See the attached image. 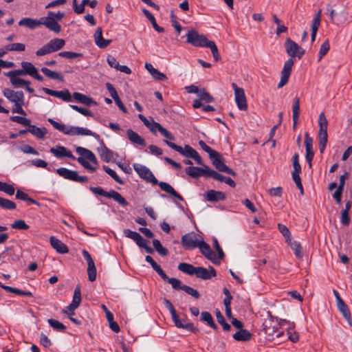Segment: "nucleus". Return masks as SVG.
I'll list each match as a JSON object with an SVG mask.
<instances>
[{
	"label": "nucleus",
	"instance_id": "nucleus-5",
	"mask_svg": "<svg viewBox=\"0 0 352 352\" xmlns=\"http://www.w3.org/2000/svg\"><path fill=\"white\" fill-rule=\"evenodd\" d=\"M65 45L63 38H55L50 40L47 43L39 48L36 52L37 56H43L61 50Z\"/></svg>",
	"mask_w": 352,
	"mask_h": 352
},
{
	"label": "nucleus",
	"instance_id": "nucleus-9",
	"mask_svg": "<svg viewBox=\"0 0 352 352\" xmlns=\"http://www.w3.org/2000/svg\"><path fill=\"white\" fill-rule=\"evenodd\" d=\"M283 335V327H280V320L276 317V322L272 326L265 324V341H272L275 338H280Z\"/></svg>",
	"mask_w": 352,
	"mask_h": 352
},
{
	"label": "nucleus",
	"instance_id": "nucleus-51",
	"mask_svg": "<svg viewBox=\"0 0 352 352\" xmlns=\"http://www.w3.org/2000/svg\"><path fill=\"white\" fill-rule=\"evenodd\" d=\"M153 245L155 250L162 256H166L168 253V250L164 248L160 241L157 239L153 240Z\"/></svg>",
	"mask_w": 352,
	"mask_h": 352
},
{
	"label": "nucleus",
	"instance_id": "nucleus-48",
	"mask_svg": "<svg viewBox=\"0 0 352 352\" xmlns=\"http://www.w3.org/2000/svg\"><path fill=\"white\" fill-rule=\"evenodd\" d=\"M11 228L12 229L19 230H28L30 226L25 222L24 220L19 219L14 221L11 224Z\"/></svg>",
	"mask_w": 352,
	"mask_h": 352
},
{
	"label": "nucleus",
	"instance_id": "nucleus-17",
	"mask_svg": "<svg viewBox=\"0 0 352 352\" xmlns=\"http://www.w3.org/2000/svg\"><path fill=\"white\" fill-rule=\"evenodd\" d=\"M197 248H199L200 252L205 256V257L216 264L217 261V254L210 248V245L205 243L203 239L199 242Z\"/></svg>",
	"mask_w": 352,
	"mask_h": 352
},
{
	"label": "nucleus",
	"instance_id": "nucleus-18",
	"mask_svg": "<svg viewBox=\"0 0 352 352\" xmlns=\"http://www.w3.org/2000/svg\"><path fill=\"white\" fill-rule=\"evenodd\" d=\"M50 152L58 159H62L63 157H68L72 160L76 159L71 151L60 145H57L55 147L51 148Z\"/></svg>",
	"mask_w": 352,
	"mask_h": 352
},
{
	"label": "nucleus",
	"instance_id": "nucleus-7",
	"mask_svg": "<svg viewBox=\"0 0 352 352\" xmlns=\"http://www.w3.org/2000/svg\"><path fill=\"white\" fill-rule=\"evenodd\" d=\"M133 166L135 171L141 179L153 185H157L158 184V180L148 167L138 163L133 164Z\"/></svg>",
	"mask_w": 352,
	"mask_h": 352
},
{
	"label": "nucleus",
	"instance_id": "nucleus-12",
	"mask_svg": "<svg viewBox=\"0 0 352 352\" xmlns=\"http://www.w3.org/2000/svg\"><path fill=\"white\" fill-rule=\"evenodd\" d=\"M232 87L234 91V99L237 107L241 111L246 110L248 105L243 89L239 87L234 82L232 84Z\"/></svg>",
	"mask_w": 352,
	"mask_h": 352
},
{
	"label": "nucleus",
	"instance_id": "nucleus-50",
	"mask_svg": "<svg viewBox=\"0 0 352 352\" xmlns=\"http://www.w3.org/2000/svg\"><path fill=\"white\" fill-rule=\"evenodd\" d=\"M10 120L12 122H16V123L20 124L25 126H29L30 124H31L30 120L25 117H23H23L19 116H11Z\"/></svg>",
	"mask_w": 352,
	"mask_h": 352
},
{
	"label": "nucleus",
	"instance_id": "nucleus-35",
	"mask_svg": "<svg viewBox=\"0 0 352 352\" xmlns=\"http://www.w3.org/2000/svg\"><path fill=\"white\" fill-rule=\"evenodd\" d=\"M286 242L288 243L290 248L294 251V254L296 257L301 258L303 256V252L300 242L293 241L292 238H290Z\"/></svg>",
	"mask_w": 352,
	"mask_h": 352
},
{
	"label": "nucleus",
	"instance_id": "nucleus-49",
	"mask_svg": "<svg viewBox=\"0 0 352 352\" xmlns=\"http://www.w3.org/2000/svg\"><path fill=\"white\" fill-rule=\"evenodd\" d=\"M0 207L6 210H14L16 204L12 201L0 197Z\"/></svg>",
	"mask_w": 352,
	"mask_h": 352
},
{
	"label": "nucleus",
	"instance_id": "nucleus-15",
	"mask_svg": "<svg viewBox=\"0 0 352 352\" xmlns=\"http://www.w3.org/2000/svg\"><path fill=\"white\" fill-rule=\"evenodd\" d=\"M280 327H283V331H287V336L292 342H296L298 341L299 336L298 333L294 331L295 324L294 322H290L286 320H280Z\"/></svg>",
	"mask_w": 352,
	"mask_h": 352
},
{
	"label": "nucleus",
	"instance_id": "nucleus-30",
	"mask_svg": "<svg viewBox=\"0 0 352 352\" xmlns=\"http://www.w3.org/2000/svg\"><path fill=\"white\" fill-rule=\"evenodd\" d=\"M41 18L39 19L29 17L23 18L19 22L20 26L26 27L30 30H34L41 25Z\"/></svg>",
	"mask_w": 352,
	"mask_h": 352
},
{
	"label": "nucleus",
	"instance_id": "nucleus-55",
	"mask_svg": "<svg viewBox=\"0 0 352 352\" xmlns=\"http://www.w3.org/2000/svg\"><path fill=\"white\" fill-rule=\"evenodd\" d=\"M292 165L294 167V170L292 173H301L302 168L299 163V154L298 153H296L292 157Z\"/></svg>",
	"mask_w": 352,
	"mask_h": 352
},
{
	"label": "nucleus",
	"instance_id": "nucleus-16",
	"mask_svg": "<svg viewBox=\"0 0 352 352\" xmlns=\"http://www.w3.org/2000/svg\"><path fill=\"white\" fill-rule=\"evenodd\" d=\"M82 256L87 262V274L89 280L93 282L96 278V268L94 264V261L91 258L90 254L85 250H82Z\"/></svg>",
	"mask_w": 352,
	"mask_h": 352
},
{
	"label": "nucleus",
	"instance_id": "nucleus-60",
	"mask_svg": "<svg viewBox=\"0 0 352 352\" xmlns=\"http://www.w3.org/2000/svg\"><path fill=\"white\" fill-rule=\"evenodd\" d=\"M124 234L126 237L129 238L134 241L140 240V234L138 232L132 231L129 229L124 230Z\"/></svg>",
	"mask_w": 352,
	"mask_h": 352
},
{
	"label": "nucleus",
	"instance_id": "nucleus-58",
	"mask_svg": "<svg viewBox=\"0 0 352 352\" xmlns=\"http://www.w3.org/2000/svg\"><path fill=\"white\" fill-rule=\"evenodd\" d=\"M217 173V171L211 169L208 166L204 165L202 167L201 176H204V177H207V178L211 177V178L214 179Z\"/></svg>",
	"mask_w": 352,
	"mask_h": 352
},
{
	"label": "nucleus",
	"instance_id": "nucleus-19",
	"mask_svg": "<svg viewBox=\"0 0 352 352\" xmlns=\"http://www.w3.org/2000/svg\"><path fill=\"white\" fill-rule=\"evenodd\" d=\"M41 25H45L50 31L54 32L56 34H58L61 30L60 25L57 21L53 19L51 16H43L41 18Z\"/></svg>",
	"mask_w": 352,
	"mask_h": 352
},
{
	"label": "nucleus",
	"instance_id": "nucleus-2",
	"mask_svg": "<svg viewBox=\"0 0 352 352\" xmlns=\"http://www.w3.org/2000/svg\"><path fill=\"white\" fill-rule=\"evenodd\" d=\"M48 122L56 129V130L62 132L63 133L68 135H90L94 138L98 137L99 135L96 133L92 132L91 130L80 127V126H66L65 124H60L52 118H48Z\"/></svg>",
	"mask_w": 352,
	"mask_h": 352
},
{
	"label": "nucleus",
	"instance_id": "nucleus-23",
	"mask_svg": "<svg viewBox=\"0 0 352 352\" xmlns=\"http://www.w3.org/2000/svg\"><path fill=\"white\" fill-rule=\"evenodd\" d=\"M94 38L96 45L101 49L107 47L111 43V40L104 39L102 37V30L100 27L97 28Z\"/></svg>",
	"mask_w": 352,
	"mask_h": 352
},
{
	"label": "nucleus",
	"instance_id": "nucleus-6",
	"mask_svg": "<svg viewBox=\"0 0 352 352\" xmlns=\"http://www.w3.org/2000/svg\"><path fill=\"white\" fill-rule=\"evenodd\" d=\"M89 188L94 194L103 196L107 198H112L122 206H126L128 205V202L126 201V199L119 192L113 190L106 192L101 187L90 186Z\"/></svg>",
	"mask_w": 352,
	"mask_h": 352
},
{
	"label": "nucleus",
	"instance_id": "nucleus-33",
	"mask_svg": "<svg viewBox=\"0 0 352 352\" xmlns=\"http://www.w3.org/2000/svg\"><path fill=\"white\" fill-rule=\"evenodd\" d=\"M28 131L38 139H43L47 133V131L45 127L41 128L35 125H32L31 124L28 126Z\"/></svg>",
	"mask_w": 352,
	"mask_h": 352
},
{
	"label": "nucleus",
	"instance_id": "nucleus-62",
	"mask_svg": "<svg viewBox=\"0 0 352 352\" xmlns=\"http://www.w3.org/2000/svg\"><path fill=\"white\" fill-rule=\"evenodd\" d=\"M14 104L12 110V113H16L23 116H26L25 111L22 108L24 105V100Z\"/></svg>",
	"mask_w": 352,
	"mask_h": 352
},
{
	"label": "nucleus",
	"instance_id": "nucleus-41",
	"mask_svg": "<svg viewBox=\"0 0 352 352\" xmlns=\"http://www.w3.org/2000/svg\"><path fill=\"white\" fill-rule=\"evenodd\" d=\"M10 78V83L15 88L23 87L25 85H30V82L25 80L20 77L8 76Z\"/></svg>",
	"mask_w": 352,
	"mask_h": 352
},
{
	"label": "nucleus",
	"instance_id": "nucleus-47",
	"mask_svg": "<svg viewBox=\"0 0 352 352\" xmlns=\"http://www.w3.org/2000/svg\"><path fill=\"white\" fill-rule=\"evenodd\" d=\"M49 324L56 331L63 332L66 330V327L60 322L50 318L47 320Z\"/></svg>",
	"mask_w": 352,
	"mask_h": 352
},
{
	"label": "nucleus",
	"instance_id": "nucleus-1",
	"mask_svg": "<svg viewBox=\"0 0 352 352\" xmlns=\"http://www.w3.org/2000/svg\"><path fill=\"white\" fill-rule=\"evenodd\" d=\"M186 43L197 47H208L210 49L214 59L217 61L220 58L218 48L214 41H209L204 34L191 29L186 34Z\"/></svg>",
	"mask_w": 352,
	"mask_h": 352
},
{
	"label": "nucleus",
	"instance_id": "nucleus-39",
	"mask_svg": "<svg viewBox=\"0 0 352 352\" xmlns=\"http://www.w3.org/2000/svg\"><path fill=\"white\" fill-rule=\"evenodd\" d=\"M196 269V267L186 263H182L178 265L179 270L190 276L195 274Z\"/></svg>",
	"mask_w": 352,
	"mask_h": 352
},
{
	"label": "nucleus",
	"instance_id": "nucleus-11",
	"mask_svg": "<svg viewBox=\"0 0 352 352\" xmlns=\"http://www.w3.org/2000/svg\"><path fill=\"white\" fill-rule=\"evenodd\" d=\"M213 166L220 172H224L232 176H235V173L227 166L223 161L222 156L219 153L215 151L210 157Z\"/></svg>",
	"mask_w": 352,
	"mask_h": 352
},
{
	"label": "nucleus",
	"instance_id": "nucleus-37",
	"mask_svg": "<svg viewBox=\"0 0 352 352\" xmlns=\"http://www.w3.org/2000/svg\"><path fill=\"white\" fill-rule=\"evenodd\" d=\"M142 12L145 15V16L149 20V21L151 23L153 28L155 31L157 32H163L164 31V29L162 27H160L157 25L156 20L154 17V16L146 8L142 9Z\"/></svg>",
	"mask_w": 352,
	"mask_h": 352
},
{
	"label": "nucleus",
	"instance_id": "nucleus-32",
	"mask_svg": "<svg viewBox=\"0 0 352 352\" xmlns=\"http://www.w3.org/2000/svg\"><path fill=\"white\" fill-rule=\"evenodd\" d=\"M205 196L207 201L213 202L224 200L226 197L224 192L221 191H216L214 190H208Z\"/></svg>",
	"mask_w": 352,
	"mask_h": 352
},
{
	"label": "nucleus",
	"instance_id": "nucleus-44",
	"mask_svg": "<svg viewBox=\"0 0 352 352\" xmlns=\"http://www.w3.org/2000/svg\"><path fill=\"white\" fill-rule=\"evenodd\" d=\"M201 320L206 322L210 327L214 329L217 328V326L214 323L213 318L209 312L203 311L201 314Z\"/></svg>",
	"mask_w": 352,
	"mask_h": 352
},
{
	"label": "nucleus",
	"instance_id": "nucleus-45",
	"mask_svg": "<svg viewBox=\"0 0 352 352\" xmlns=\"http://www.w3.org/2000/svg\"><path fill=\"white\" fill-rule=\"evenodd\" d=\"M81 302L80 286L78 285L74 289L73 298L71 304L78 307Z\"/></svg>",
	"mask_w": 352,
	"mask_h": 352
},
{
	"label": "nucleus",
	"instance_id": "nucleus-21",
	"mask_svg": "<svg viewBox=\"0 0 352 352\" xmlns=\"http://www.w3.org/2000/svg\"><path fill=\"white\" fill-rule=\"evenodd\" d=\"M43 91L50 96L62 99L63 101L69 102L72 100V96L67 89L63 91H54L49 88H43Z\"/></svg>",
	"mask_w": 352,
	"mask_h": 352
},
{
	"label": "nucleus",
	"instance_id": "nucleus-40",
	"mask_svg": "<svg viewBox=\"0 0 352 352\" xmlns=\"http://www.w3.org/2000/svg\"><path fill=\"white\" fill-rule=\"evenodd\" d=\"M41 71L47 77H48V78H50L51 79H54V80H60V81H63V75H61L60 73H58L57 72L52 71V70L49 69L47 67H42Z\"/></svg>",
	"mask_w": 352,
	"mask_h": 352
},
{
	"label": "nucleus",
	"instance_id": "nucleus-22",
	"mask_svg": "<svg viewBox=\"0 0 352 352\" xmlns=\"http://www.w3.org/2000/svg\"><path fill=\"white\" fill-rule=\"evenodd\" d=\"M195 275L197 278L203 280H210L212 277L216 276V271L213 267H210L209 270L203 267H198L196 269Z\"/></svg>",
	"mask_w": 352,
	"mask_h": 352
},
{
	"label": "nucleus",
	"instance_id": "nucleus-10",
	"mask_svg": "<svg viewBox=\"0 0 352 352\" xmlns=\"http://www.w3.org/2000/svg\"><path fill=\"white\" fill-rule=\"evenodd\" d=\"M201 239L198 234L192 232L182 236L181 243L184 249L193 250L197 248Z\"/></svg>",
	"mask_w": 352,
	"mask_h": 352
},
{
	"label": "nucleus",
	"instance_id": "nucleus-31",
	"mask_svg": "<svg viewBox=\"0 0 352 352\" xmlns=\"http://www.w3.org/2000/svg\"><path fill=\"white\" fill-rule=\"evenodd\" d=\"M337 307L348 323L351 325V315L347 305L343 300H339V302H337Z\"/></svg>",
	"mask_w": 352,
	"mask_h": 352
},
{
	"label": "nucleus",
	"instance_id": "nucleus-26",
	"mask_svg": "<svg viewBox=\"0 0 352 352\" xmlns=\"http://www.w3.org/2000/svg\"><path fill=\"white\" fill-rule=\"evenodd\" d=\"M157 185L160 186V189L173 197H175L179 201H183L184 199L181 195H179L172 186L165 182H158Z\"/></svg>",
	"mask_w": 352,
	"mask_h": 352
},
{
	"label": "nucleus",
	"instance_id": "nucleus-36",
	"mask_svg": "<svg viewBox=\"0 0 352 352\" xmlns=\"http://www.w3.org/2000/svg\"><path fill=\"white\" fill-rule=\"evenodd\" d=\"M293 115V128L295 129L297 125L299 113H300V98L298 97H296L294 98L293 108H292Z\"/></svg>",
	"mask_w": 352,
	"mask_h": 352
},
{
	"label": "nucleus",
	"instance_id": "nucleus-14",
	"mask_svg": "<svg viewBox=\"0 0 352 352\" xmlns=\"http://www.w3.org/2000/svg\"><path fill=\"white\" fill-rule=\"evenodd\" d=\"M164 142L167 146L188 158H192L196 152V151L189 145H185V146L183 148L168 140H164Z\"/></svg>",
	"mask_w": 352,
	"mask_h": 352
},
{
	"label": "nucleus",
	"instance_id": "nucleus-52",
	"mask_svg": "<svg viewBox=\"0 0 352 352\" xmlns=\"http://www.w3.org/2000/svg\"><path fill=\"white\" fill-rule=\"evenodd\" d=\"M102 169L109 175L111 176L116 182L120 184H123L124 182L120 178V177L117 175V173L110 168L107 166H103Z\"/></svg>",
	"mask_w": 352,
	"mask_h": 352
},
{
	"label": "nucleus",
	"instance_id": "nucleus-4",
	"mask_svg": "<svg viewBox=\"0 0 352 352\" xmlns=\"http://www.w3.org/2000/svg\"><path fill=\"white\" fill-rule=\"evenodd\" d=\"M318 124L320 127L318 131V146L320 152L321 153H323L326 149L328 141V121L325 117L324 112H321L319 115Z\"/></svg>",
	"mask_w": 352,
	"mask_h": 352
},
{
	"label": "nucleus",
	"instance_id": "nucleus-59",
	"mask_svg": "<svg viewBox=\"0 0 352 352\" xmlns=\"http://www.w3.org/2000/svg\"><path fill=\"white\" fill-rule=\"evenodd\" d=\"M198 97L200 98L201 100H204L206 102H212L214 98L209 93L206 91L204 89H200V91L198 94Z\"/></svg>",
	"mask_w": 352,
	"mask_h": 352
},
{
	"label": "nucleus",
	"instance_id": "nucleus-42",
	"mask_svg": "<svg viewBox=\"0 0 352 352\" xmlns=\"http://www.w3.org/2000/svg\"><path fill=\"white\" fill-rule=\"evenodd\" d=\"M186 173L192 178H198L201 176L202 167L188 166L186 168Z\"/></svg>",
	"mask_w": 352,
	"mask_h": 352
},
{
	"label": "nucleus",
	"instance_id": "nucleus-8",
	"mask_svg": "<svg viewBox=\"0 0 352 352\" xmlns=\"http://www.w3.org/2000/svg\"><path fill=\"white\" fill-rule=\"evenodd\" d=\"M56 173L61 177L72 182L85 183L88 181L87 176L79 175L76 170H69L66 168H59L56 170Z\"/></svg>",
	"mask_w": 352,
	"mask_h": 352
},
{
	"label": "nucleus",
	"instance_id": "nucleus-27",
	"mask_svg": "<svg viewBox=\"0 0 352 352\" xmlns=\"http://www.w3.org/2000/svg\"><path fill=\"white\" fill-rule=\"evenodd\" d=\"M98 154L104 162H109L113 159V152L109 150L102 141L101 145L98 148Z\"/></svg>",
	"mask_w": 352,
	"mask_h": 352
},
{
	"label": "nucleus",
	"instance_id": "nucleus-53",
	"mask_svg": "<svg viewBox=\"0 0 352 352\" xmlns=\"http://www.w3.org/2000/svg\"><path fill=\"white\" fill-rule=\"evenodd\" d=\"M330 49L329 40H325L320 46L319 54H318V61L322 58V57L327 54Z\"/></svg>",
	"mask_w": 352,
	"mask_h": 352
},
{
	"label": "nucleus",
	"instance_id": "nucleus-20",
	"mask_svg": "<svg viewBox=\"0 0 352 352\" xmlns=\"http://www.w3.org/2000/svg\"><path fill=\"white\" fill-rule=\"evenodd\" d=\"M3 96L11 102L16 103L24 100V94L21 91H14L9 88H6L3 91Z\"/></svg>",
	"mask_w": 352,
	"mask_h": 352
},
{
	"label": "nucleus",
	"instance_id": "nucleus-56",
	"mask_svg": "<svg viewBox=\"0 0 352 352\" xmlns=\"http://www.w3.org/2000/svg\"><path fill=\"white\" fill-rule=\"evenodd\" d=\"M58 56L67 59H73L76 58L82 57L83 54L81 53L65 51L58 53Z\"/></svg>",
	"mask_w": 352,
	"mask_h": 352
},
{
	"label": "nucleus",
	"instance_id": "nucleus-38",
	"mask_svg": "<svg viewBox=\"0 0 352 352\" xmlns=\"http://www.w3.org/2000/svg\"><path fill=\"white\" fill-rule=\"evenodd\" d=\"M233 338L237 341H248L251 338V333L246 329H239L233 335Z\"/></svg>",
	"mask_w": 352,
	"mask_h": 352
},
{
	"label": "nucleus",
	"instance_id": "nucleus-28",
	"mask_svg": "<svg viewBox=\"0 0 352 352\" xmlns=\"http://www.w3.org/2000/svg\"><path fill=\"white\" fill-rule=\"evenodd\" d=\"M126 135L129 140L133 144L144 146L146 142L144 138H142L138 133L133 131L132 129H128L126 131Z\"/></svg>",
	"mask_w": 352,
	"mask_h": 352
},
{
	"label": "nucleus",
	"instance_id": "nucleus-24",
	"mask_svg": "<svg viewBox=\"0 0 352 352\" xmlns=\"http://www.w3.org/2000/svg\"><path fill=\"white\" fill-rule=\"evenodd\" d=\"M172 320L174 322L175 326L178 328H182L186 329L189 331L194 332L197 330V329L194 327L192 323L187 322L185 320L180 319L177 314H175V316H171Z\"/></svg>",
	"mask_w": 352,
	"mask_h": 352
},
{
	"label": "nucleus",
	"instance_id": "nucleus-25",
	"mask_svg": "<svg viewBox=\"0 0 352 352\" xmlns=\"http://www.w3.org/2000/svg\"><path fill=\"white\" fill-rule=\"evenodd\" d=\"M285 51L290 58L296 57V52L299 50V45L291 38L286 39L285 43Z\"/></svg>",
	"mask_w": 352,
	"mask_h": 352
},
{
	"label": "nucleus",
	"instance_id": "nucleus-13",
	"mask_svg": "<svg viewBox=\"0 0 352 352\" xmlns=\"http://www.w3.org/2000/svg\"><path fill=\"white\" fill-rule=\"evenodd\" d=\"M294 64V60L289 58L284 64L283 70L281 72L280 80L278 84V88H281L286 85L289 80V76L292 73V67Z\"/></svg>",
	"mask_w": 352,
	"mask_h": 352
},
{
	"label": "nucleus",
	"instance_id": "nucleus-43",
	"mask_svg": "<svg viewBox=\"0 0 352 352\" xmlns=\"http://www.w3.org/2000/svg\"><path fill=\"white\" fill-rule=\"evenodd\" d=\"M21 65L23 68H24V72L26 75H29L32 76L34 72L37 70L35 66L30 62L23 61L21 63Z\"/></svg>",
	"mask_w": 352,
	"mask_h": 352
},
{
	"label": "nucleus",
	"instance_id": "nucleus-64",
	"mask_svg": "<svg viewBox=\"0 0 352 352\" xmlns=\"http://www.w3.org/2000/svg\"><path fill=\"white\" fill-rule=\"evenodd\" d=\"M182 290L196 299L199 298V293L192 287L184 285Z\"/></svg>",
	"mask_w": 352,
	"mask_h": 352
},
{
	"label": "nucleus",
	"instance_id": "nucleus-34",
	"mask_svg": "<svg viewBox=\"0 0 352 352\" xmlns=\"http://www.w3.org/2000/svg\"><path fill=\"white\" fill-rule=\"evenodd\" d=\"M73 98L80 102V103L85 104L87 106H90L91 104L96 105V102L90 97L85 96L81 93L75 92L73 94Z\"/></svg>",
	"mask_w": 352,
	"mask_h": 352
},
{
	"label": "nucleus",
	"instance_id": "nucleus-63",
	"mask_svg": "<svg viewBox=\"0 0 352 352\" xmlns=\"http://www.w3.org/2000/svg\"><path fill=\"white\" fill-rule=\"evenodd\" d=\"M321 11L319 10L315 15L311 25V30L318 31L320 25Z\"/></svg>",
	"mask_w": 352,
	"mask_h": 352
},
{
	"label": "nucleus",
	"instance_id": "nucleus-29",
	"mask_svg": "<svg viewBox=\"0 0 352 352\" xmlns=\"http://www.w3.org/2000/svg\"><path fill=\"white\" fill-rule=\"evenodd\" d=\"M50 242L52 247L55 249L57 252L60 254H65L68 252V248L67 245L60 240L55 238L54 236H51L50 238Z\"/></svg>",
	"mask_w": 352,
	"mask_h": 352
},
{
	"label": "nucleus",
	"instance_id": "nucleus-3",
	"mask_svg": "<svg viewBox=\"0 0 352 352\" xmlns=\"http://www.w3.org/2000/svg\"><path fill=\"white\" fill-rule=\"evenodd\" d=\"M76 151L80 155V157L77 158V161L80 164H81L85 168L91 172H94L96 170V167L92 166L87 161L89 160L90 162L96 165L98 164L96 157L92 151L81 146H78L76 149Z\"/></svg>",
	"mask_w": 352,
	"mask_h": 352
},
{
	"label": "nucleus",
	"instance_id": "nucleus-54",
	"mask_svg": "<svg viewBox=\"0 0 352 352\" xmlns=\"http://www.w3.org/2000/svg\"><path fill=\"white\" fill-rule=\"evenodd\" d=\"M216 317L217 322L222 325L224 331H229L230 329V325L226 322L225 318L220 311H216Z\"/></svg>",
	"mask_w": 352,
	"mask_h": 352
},
{
	"label": "nucleus",
	"instance_id": "nucleus-61",
	"mask_svg": "<svg viewBox=\"0 0 352 352\" xmlns=\"http://www.w3.org/2000/svg\"><path fill=\"white\" fill-rule=\"evenodd\" d=\"M278 228L279 232L285 238L286 241H288L290 238H292L291 232L286 226L281 224V223H278Z\"/></svg>",
	"mask_w": 352,
	"mask_h": 352
},
{
	"label": "nucleus",
	"instance_id": "nucleus-46",
	"mask_svg": "<svg viewBox=\"0 0 352 352\" xmlns=\"http://www.w3.org/2000/svg\"><path fill=\"white\" fill-rule=\"evenodd\" d=\"M6 52L8 51L23 52L25 50V45L23 43H15L5 46Z\"/></svg>",
	"mask_w": 352,
	"mask_h": 352
},
{
	"label": "nucleus",
	"instance_id": "nucleus-57",
	"mask_svg": "<svg viewBox=\"0 0 352 352\" xmlns=\"http://www.w3.org/2000/svg\"><path fill=\"white\" fill-rule=\"evenodd\" d=\"M0 190L9 195H12L14 193V188L12 185L2 182H0Z\"/></svg>",
	"mask_w": 352,
	"mask_h": 352
}]
</instances>
